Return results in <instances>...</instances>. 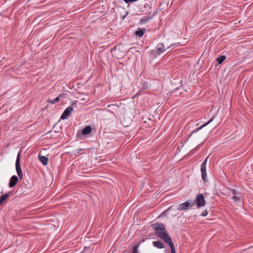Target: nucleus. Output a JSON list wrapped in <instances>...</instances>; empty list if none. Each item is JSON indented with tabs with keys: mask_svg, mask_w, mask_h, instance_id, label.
Instances as JSON below:
<instances>
[{
	"mask_svg": "<svg viewBox=\"0 0 253 253\" xmlns=\"http://www.w3.org/2000/svg\"><path fill=\"white\" fill-rule=\"evenodd\" d=\"M151 226L156 231V235L169 246L171 249V253H176L174 244L172 241L171 238L169 235L165 228V225L162 223L157 222L152 224Z\"/></svg>",
	"mask_w": 253,
	"mask_h": 253,
	"instance_id": "obj_1",
	"label": "nucleus"
},
{
	"mask_svg": "<svg viewBox=\"0 0 253 253\" xmlns=\"http://www.w3.org/2000/svg\"><path fill=\"white\" fill-rule=\"evenodd\" d=\"M166 50V48L163 43H159L155 49L151 51V54L154 57H157Z\"/></svg>",
	"mask_w": 253,
	"mask_h": 253,
	"instance_id": "obj_2",
	"label": "nucleus"
},
{
	"mask_svg": "<svg viewBox=\"0 0 253 253\" xmlns=\"http://www.w3.org/2000/svg\"><path fill=\"white\" fill-rule=\"evenodd\" d=\"M144 7L149 8V10H147V12L145 13L146 14H147L148 16H145L142 17V18L140 20L141 23H146L148 22L150 19H152L153 17L157 14V12H155L152 15H151L152 9L151 7L150 6L149 4H146L144 5Z\"/></svg>",
	"mask_w": 253,
	"mask_h": 253,
	"instance_id": "obj_3",
	"label": "nucleus"
},
{
	"mask_svg": "<svg viewBox=\"0 0 253 253\" xmlns=\"http://www.w3.org/2000/svg\"><path fill=\"white\" fill-rule=\"evenodd\" d=\"M194 201L196 204L197 208L198 209L205 206L206 204V201L203 194H198L196 196L195 201Z\"/></svg>",
	"mask_w": 253,
	"mask_h": 253,
	"instance_id": "obj_4",
	"label": "nucleus"
},
{
	"mask_svg": "<svg viewBox=\"0 0 253 253\" xmlns=\"http://www.w3.org/2000/svg\"><path fill=\"white\" fill-rule=\"evenodd\" d=\"M195 202L192 200H188L183 203L179 205L177 210L179 211H183L187 210L188 208H190L194 206Z\"/></svg>",
	"mask_w": 253,
	"mask_h": 253,
	"instance_id": "obj_5",
	"label": "nucleus"
},
{
	"mask_svg": "<svg viewBox=\"0 0 253 253\" xmlns=\"http://www.w3.org/2000/svg\"><path fill=\"white\" fill-rule=\"evenodd\" d=\"M15 166L17 174L19 177L20 179H21L23 178V174L20 166V154L19 153L18 154V155L17 156Z\"/></svg>",
	"mask_w": 253,
	"mask_h": 253,
	"instance_id": "obj_6",
	"label": "nucleus"
},
{
	"mask_svg": "<svg viewBox=\"0 0 253 253\" xmlns=\"http://www.w3.org/2000/svg\"><path fill=\"white\" fill-rule=\"evenodd\" d=\"M231 191L233 194V200L235 202H241L242 194L240 192H238L235 189L232 190Z\"/></svg>",
	"mask_w": 253,
	"mask_h": 253,
	"instance_id": "obj_7",
	"label": "nucleus"
},
{
	"mask_svg": "<svg viewBox=\"0 0 253 253\" xmlns=\"http://www.w3.org/2000/svg\"><path fill=\"white\" fill-rule=\"evenodd\" d=\"M73 110V107L72 106H68L61 115V119L62 120L67 119Z\"/></svg>",
	"mask_w": 253,
	"mask_h": 253,
	"instance_id": "obj_8",
	"label": "nucleus"
},
{
	"mask_svg": "<svg viewBox=\"0 0 253 253\" xmlns=\"http://www.w3.org/2000/svg\"><path fill=\"white\" fill-rule=\"evenodd\" d=\"M214 119V117H212L208 122H207L206 123H205V124L201 126H200L199 127H198L197 128H196L195 129H194L192 132L189 135V137H190L193 134H194V133H196L197 132H198V131H199L200 130H201V129H202L203 127H204L205 126H207L208 125H209L210 123H211Z\"/></svg>",
	"mask_w": 253,
	"mask_h": 253,
	"instance_id": "obj_9",
	"label": "nucleus"
},
{
	"mask_svg": "<svg viewBox=\"0 0 253 253\" xmlns=\"http://www.w3.org/2000/svg\"><path fill=\"white\" fill-rule=\"evenodd\" d=\"M18 181V178L16 175H13L10 178L9 182L8 184V186L10 188H13L14 187L16 184H17V182Z\"/></svg>",
	"mask_w": 253,
	"mask_h": 253,
	"instance_id": "obj_10",
	"label": "nucleus"
},
{
	"mask_svg": "<svg viewBox=\"0 0 253 253\" xmlns=\"http://www.w3.org/2000/svg\"><path fill=\"white\" fill-rule=\"evenodd\" d=\"M201 171L202 174V178L204 181H206L207 173H206V166L205 165L201 166Z\"/></svg>",
	"mask_w": 253,
	"mask_h": 253,
	"instance_id": "obj_11",
	"label": "nucleus"
},
{
	"mask_svg": "<svg viewBox=\"0 0 253 253\" xmlns=\"http://www.w3.org/2000/svg\"><path fill=\"white\" fill-rule=\"evenodd\" d=\"M91 131V127L90 126H87L83 128L82 131V133L84 135H86L90 133Z\"/></svg>",
	"mask_w": 253,
	"mask_h": 253,
	"instance_id": "obj_12",
	"label": "nucleus"
},
{
	"mask_svg": "<svg viewBox=\"0 0 253 253\" xmlns=\"http://www.w3.org/2000/svg\"><path fill=\"white\" fill-rule=\"evenodd\" d=\"M39 161L42 163V164L44 166L47 165L48 163V158L44 156H39Z\"/></svg>",
	"mask_w": 253,
	"mask_h": 253,
	"instance_id": "obj_13",
	"label": "nucleus"
},
{
	"mask_svg": "<svg viewBox=\"0 0 253 253\" xmlns=\"http://www.w3.org/2000/svg\"><path fill=\"white\" fill-rule=\"evenodd\" d=\"M153 245L158 249H163L165 247L164 243L161 241H153Z\"/></svg>",
	"mask_w": 253,
	"mask_h": 253,
	"instance_id": "obj_14",
	"label": "nucleus"
},
{
	"mask_svg": "<svg viewBox=\"0 0 253 253\" xmlns=\"http://www.w3.org/2000/svg\"><path fill=\"white\" fill-rule=\"evenodd\" d=\"M9 193H5L0 196V206L5 201L8 200L9 196Z\"/></svg>",
	"mask_w": 253,
	"mask_h": 253,
	"instance_id": "obj_15",
	"label": "nucleus"
},
{
	"mask_svg": "<svg viewBox=\"0 0 253 253\" xmlns=\"http://www.w3.org/2000/svg\"><path fill=\"white\" fill-rule=\"evenodd\" d=\"M146 29L144 28H139L138 30L136 31L135 32V34L136 36H138L139 37H141L143 36Z\"/></svg>",
	"mask_w": 253,
	"mask_h": 253,
	"instance_id": "obj_16",
	"label": "nucleus"
},
{
	"mask_svg": "<svg viewBox=\"0 0 253 253\" xmlns=\"http://www.w3.org/2000/svg\"><path fill=\"white\" fill-rule=\"evenodd\" d=\"M226 56L225 55H220L218 58L216 59V61L218 63V64H221L223 63V62L226 59Z\"/></svg>",
	"mask_w": 253,
	"mask_h": 253,
	"instance_id": "obj_17",
	"label": "nucleus"
},
{
	"mask_svg": "<svg viewBox=\"0 0 253 253\" xmlns=\"http://www.w3.org/2000/svg\"><path fill=\"white\" fill-rule=\"evenodd\" d=\"M61 96V94H60L59 95H58L55 99H54L53 100L49 99V100H47V101L48 102H50V103H52V104H55V103H56L57 102H58L59 101L60 97Z\"/></svg>",
	"mask_w": 253,
	"mask_h": 253,
	"instance_id": "obj_18",
	"label": "nucleus"
},
{
	"mask_svg": "<svg viewBox=\"0 0 253 253\" xmlns=\"http://www.w3.org/2000/svg\"><path fill=\"white\" fill-rule=\"evenodd\" d=\"M138 246L139 245H138L137 246H135L133 247V249H132V253H138V250H137Z\"/></svg>",
	"mask_w": 253,
	"mask_h": 253,
	"instance_id": "obj_19",
	"label": "nucleus"
},
{
	"mask_svg": "<svg viewBox=\"0 0 253 253\" xmlns=\"http://www.w3.org/2000/svg\"><path fill=\"white\" fill-rule=\"evenodd\" d=\"M208 214V211H207V210H205V211H204L201 214V216H206Z\"/></svg>",
	"mask_w": 253,
	"mask_h": 253,
	"instance_id": "obj_20",
	"label": "nucleus"
},
{
	"mask_svg": "<svg viewBox=\"0 0 253 253\" xmlns=\"http://www.w3.org/2000/svg\"><path fill=\"white\" fill-rule=\"evenodd\" d=\"M179 44H180V43H174V44H171L167 48H170V47H171V46H174V47L177 46Z\"/></svg>",
	"mask_w": 253,
	"mask_h": 253,
	"instance_id": "obj_21",
	"label": "nucleus"
},
{
	"mask_svg": "<svg viewBox=\"0 0 253 253\" xmlns=\"http://www.w3.org/2000/svg\"><path fill=\"white\" fill-rule=\"evenodd\" d=\"M128 12L127 11H126L125 15L121 16L122 19L123 20L125 19V17L128 15Z\"/></svg>",
	"mask_w": 253,
	"mask_h": 253,
	"instance_id": "obj_22",
	"label": "nucleus"
},
{
	"mask_svg": "<svg viewBox=\"0 0 253 253\" xmlns=\"http://www.w3.org/2000/svg\"><path fill=\"white\" fill-rule=\"evenodd\" d=\"M207 161H208V157L204 160V161H203V162L202 163V164L201 165H205L206 166Z\"/></svg>",
	"mask_w": 253,
	"mask_h": 253,
	"instance_id": "obj_23",
	"label": "nucleus"
}]
</instances>
